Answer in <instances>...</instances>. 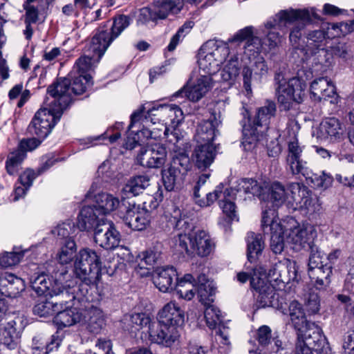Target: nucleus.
<instances>
[{"label":"nucleus","instance_id":"nucleus-1","mask_svg":"<svg viewBox=\"0 0 354 354\" xmlns=\"http://www.w3.org/2000/svg\"><path fill=\"white\" fill-rule=\"evenodd\" d=\"M183 120V111L178 106L144 104L131 115L123 144L127 149H132L139 142H147L149 144L152 140H160L164 135L167 142L174 145L172 150L178 155L174 158L169 167L162 170V182L169 192L173 191L182 180V171L176 165L181 166L185 171L189 169V157L180 151L183 135L176 128L169 133V124H167L169 120V124L174 127Z\"/></svg>","mask_w":354,"mask_h":354},{"label":"nucleus","instance_id":"nucleus-2","mask_svg":"<svg viewBox=\"0 0 354 354\" xmlns=\"http://www.w3.org/2000/svg\"><path fill=\"white\" fill-rule=\"evenodd\" d=\"M267 207L268 204L262 213L261 227L265 234H270V248L274 254H281L286 243L297 252L313 245L317 236L315 225L307 221L300 223L292 216L279 221L275 209Z\"/></svg>","mask_w":354,"mask_h":354},{"label":"nucleus","instance_id":"nucleus-3","mask_svg":"<svg viewBox=\"0 0 354 354\" xmlns=\"http://www.w3.org/2000/svg\"><path fill=\"white\" fill-rule=\"evenodd\" d=\"M86 90H47L44 106L32 118L29 131L39 138L44 139L59 121L64 111L68 108L73 97H79Z\"/></svg>","mask_w":354,"mask_h":354},{"label":"nucleus","instance_id":"nucleus-4","mask_svg":"<svg viewBox=\"0 0 354 354\" xmlns=\"http://www.w3.org/2000/svg\"><path fill=\"white\" fill-rule=\"evenodd\" d=\"M226 44L209 40L200 48L198 54V71L192 72L181 88H209L214 86L212 75L218 73L229 55Z\"/></svg>","mask_w":354,"mask_h":354},{"label":"nucleus","instance_id":"nucleus-5","mask_svg":"<svg viewBox=\"0 0 354 354\" xmlns=\"http://www.w3.org/2000/svg\"><path fill=\"white\" fill-rule=\"evenodd\" d=\"M71 275L62 268L49 275L45 272L35 273L30 279L32 290L38 296L66 297L69 300L84 299L82 288H74L73 282L69 280Z\"/></svg>","mask_w":354,"mask_h":354},{"label":"nucleus","instance_id":"nucleus-6","mask_svg":"<svg viewBox=\"0 0 354 354\" xmlns=\"http://www.w3.org/2000/svg\"><path fill=\"white\" fill-rule=\"evenodd\" d=\"M158 322L152 328V337L158 344L171 346L180 337L179 329L184 324L185 310L176 301L163 306L157 316Z\"/></svg>","mask_w":354,"mask_h":354},{"label":"nucleus","instance_id":"nucleus-7","mask_svg":"<svg viewBox=\"0 0 354 354\" xmlns=\"http://www.w3.org/2000/svg\"><path fill=\"white\" fill-rule=\"evenodd\" d=\"M248 279L250 281L252 288L255 290L254 296L257 299V306L259 308L273 307L285 314L282 299H279L270 281L266 279V271L260 266H246L245 270L237 274V280L243 283Z\"/></svg>","mask_w":354,"mask_h":354},{"label":"nucleus","instance_id":"nucleus-8","mask_svg":"<svg viewBox=\"0 0 354 354\" xmlns=\"http://www.w3.org/2000/svg\"><path fill=\"white\" fill-rule=\"evenodd\" d=\"M270 197L273 207L286 203L290 211L298 209L310 210L312 198L308 189L297 183H290L287 189L278 182L269 183L266 199Z\"/></svg>","mask_w":354,"mask_h":354},{"label":"nucleus","instance_id":"nucleus-9","mask_svg":"<svg viewBox=\"0 0 354 354\" xmlns=\"http://www.w3.org/2000/svg\"><path fill=\"white\" fill-rule=\"evenodd\" d=\"M220 123L214 115L213 118L202 122L197 127L195 135L197 145L192 155V160L199 169H206L214 160L216 149L212 142L217 136Z\"/></svg>","mask_w":354,"mask_h":354},{"label":"nucleus","instance_id":"nucleus-10","mask_svg":"<svg viewBox=\"0 0 354 354\" xmlns=\"http://www.w3.org/2000/svg\"><path fill=\"white\" fill-rule=\"evenodd\" d=\"M313 18H319L315 8L304 9L291 8L279 11L274 17L270 18L264 24V28L268 30L266 32L262 30V32L266 34L263 41L265 45L268 46L270 50H272L281 43V37L279 33L272 30L277 28L281 30L287 24H292L297 20L310 21Z\"/></svg>","mask_w":354,"mask_h":354},{"label":"nucleus","instance_id":"nucleus-11","mask_svg":"<svg viewBox=\"0 0 354 354\" xmlns=\"http://www.w3.org/2000/svg\"><path fill=\"white\" fill-rule=\"evenodd\" d=\"M173 251L177 254L192 257L209 256L214 250L215 244L208 232L203 230L179 232L170 243Z\"/></svg>","mask_w":354,"mask_h":354},{"label":"nucleus","instance_id":"nucleus-12","mask_svg":"<svg viewBox=\"0 0 354 354\" xmlns=\"http://www.w3.org/2000/svg\"><path fill=\"white\" fill-rule=\"evenodd\" d=\"M101 259L97 252L91 248L81 249L75 255L73 266V273L82 284L75 286L77 292L78 288L88 289V286L97 285L101 279Z\"/></svg>","mask_w":354,"mask_h":354},{"label":"nucleus","instance_id":"nucleus-13","mask_svg":"<svg viewBox=\"0 0 354 354\" xmlns=\"http://www.w3.org/2000/svg\"><path fill=\"white\" fill-rule=\"evenodd\" d=\"M93 44V37L86 48L87 54L77 59L75 64V68L77 69L79 75L75 77L73 83L81 88H86L93 85L91 72L94 71L106 52L100 47L96 48Z\"/></svg>","mask_w":354,"mask_h":354},{"label":"nucleus","instance_id":"nucleus-14","mask_svg":"<svg viewBox=\"0 0 354 354\" xmlns=\"http://www.w3.org/2000/svg\"><path fill=\"white\" fill-rule=\"evenodd\" d=\"M299 127L297 123H288L282 136L288 145L286 162L292 174L308 176L306 162L301 158L303 147L299 145L297 135Z\"/></svg>","mask_w":354,"mask_h":354},{"label":"nucleus","instance_id":"nucleus-15","mask_svg":"<svg viewBox=\"0 0 354 354\" xmlns=\"http://www.w3.org/2000/svg\"><path fill=\"white\" fill-rule=\"evenodd\" d=\"M182 8L180 2L174 0H156L149 6L144 7L139 10L137 18L138 25L145 24L149 21L166 19L170 14L180 12Z\"/></svg>","mask_w":354,"mask_h":354},{"label":"nucleus","instance_id":"nucleus-16","mask_svg":"<svg viewBox=\"0 0 354 354\" xmlns=\"http://www.w3.org/2000/svg\"><path fill=\"white\" fill-rule=\"evenodd\" d=\"M132 19L125 15H119L114 17L110 29L99 27L93 35V45L106 50L111 44L131 24Z\"/></svg>","mask_w":354,"mask_h":354},{"label":"nucleus","instance_id":"nucleus-17","mask_svg":"<svg viewBox=\"0 0 354 354\" xmlns=\"http://www.w3.org/2000/svg\"><path fill=\"white\" fill-rule=\"evenodd\" d=\"M82 289L84 299H76L77 303H83L82 312L85 316L83 319L86 324L87 329L93 334L100 333L106 325V315L103 310L90 302L88 297V290Z\"/></svg>","mask_w":354,"mask_h":354},{"label":"nucleus","instance_id":"nucleus-18","mask_svg":"<svg viewBox=\"0 0 354 354\" xmlns=\"http://www.w3.org/2000/svg\"><path fill=\"white\" fill-rule=\"evenodd\" d=\"M73 300H69L66 297H62L60 304L62 308L57 310L53 318L54 324L59 328H63L69 327L83 322L85 318L82 312L83 303H80V306L70 307L69 303Z\"/></svg>","mask_w":354,"mask_h":354},{"label":"nucleus","instance_id":"nucleus-19","mask_svg":"<svg viewBox=\"0 0 354 354\" xmlns=\"http://www.w3.org/2000/svg\"><path fill=\"white\" fill-rule=\"evenodd\" d=\"M7 319L6 324L0 329L1 342L9 349L17 347L21 333L26 322L23 315L12 314Z\"/></svg>","mask_w":354,"mask_h":354},{"label":"nucleus","instance_id":"nucleus-20","mask_svg":"<svg viewBox=\"0 0 354 354\" xmlns=\"http://www.w3.org/2000/svg\"><path fill=\"white\" fill-rule=\"evenodd\" d=\"M328 38L323 30H314L308 33L307 37V50L314 55L313 62L315 65L326 67L329 64V55L325 50L326 40Z\"/></svg>","mask_w":354,"mask_h":354},{"label":"nucleus","instance_id":"nucleus-21","mask_svg":"<svg viewBox=\"0 0 354 354\" xmlns=\"http://www.w3.org/2000/svg\"><path fill=\"white\" fill-rule=\"evenodd\" d=\"M167 156V151L162 145L151 144V146L140 151L137 155L136 161L144 167L158 169L165 165Z\"/></svg>","mask_w":354,"mask_h":354},{"label":"nucleus","instance_id":"nucleus-22","mask_svg":"<svg viewBox=\"0 0 354 354\" xmlns=\"http://www.w3.org/2000/svg\"><path fill=\"white\" fill-rule=\"evenodd\" d=\"M95 242L106 250L117 248L120 242V234L111 221L102 218V223L97 225L94 232Z\"/></svg>","mask_w":354,"mask_h":354},{"label":"nucleus","instance_id":"nucleus-23","mask_svg":"<svg viewBox=\"0 0 354 354\" xmlns=\"http://www.w3.org/2000/svg\"><path fill=\"white\" fill-rule=\"evenodd\" d=\"M127 326L125 329L130 333L136 335L138 332L142 331L143 339L149 341L151 343L157 344L152 337V328L156 322H152L149 316L144 313H135L127 316L124 318Z\"/></svg>","mask_w":354,"mask_h":354},{"label":"nucleus","instance_id":"nucleus-24","mask_svg":"<svg viewBox=\"0 0 354 354\" xmlns=\"http://www.w3.org/2000/svg\"><path fill=\"white\" fill-rule=\"evenodd\" d=\"M344 131L342 124L337 118H326L319 124L316 136L320 141L337 142L343 138Z\"/></svg>","mask_w":354,"mask_h":354},{"label":"nucleus","instance_id":"nucleus-25","mask_svg":"<svg viewBox=\"0 0 354 354\" xmlns=\"http://www.w3.org/2000/svg\"><path fill=\"white\" fill-rule=\"evenodd\" d=\"M272 330L268 326L263 325L257 331V339L263 346L270 345V354H292L291 344L283 342L277 337H272Z\"/></svg>","mask_w":354,"mask_h":354},{"label":"nucleus","instance_id":"nucleus-26","mask_svg":"<svg viewBox=\"0 0 354 354\" xmlns=\"http://www.w3.org/2000/svg\"><path fill=\"white\" fill-rule=\"evenodd\" d=\"M126 225L133 230H145L150 223V213L135 204L130 206L123 217Z\"/></svg>","mask_w":354,"mask_h":354},{"label":"nucleus","instance_id":"nucleus-27","mask_svg":"<svg viewBox=\"0 0 354 354\" xmlns=\"http://www.w3.org/2000/svg\"><path fill=\"white\" fill-rule=\"evenodd\" d=\"M87 198H92L93 207L99 215H107L116 210L120 205V200L117 196L106 192L93 195L91 192L86 194Z\"/></svg>","mask_w":354,"mask_h":354},{"label":"nucleus","instance_id":"nucleus-28","mask_svg":"<svg viewBox=\"0 0 354 354\" xmlns=\"http://www.w3.org/2000/svg\"><path fill=\"white\" fill-rule=\"evenodd\" d=\"M253 27L247 26L243 29L239 30L231 39H229L231 42L243 41L247 39V43L245 46V53L255 57L258 55L263 48L261 39L257 36H253Z\"/></svg>","mask_w":354,"mask_h":354},{"label":"nucleus","instance_id":"nucleus-29","mask_svg":"<svg viewBox=\"0 0 354 354\" xmlns=\"http://www.w3.org/2000/svg\"><path fill=\"white\" fill-rule=\"evenodd\" d=\"M268 187L269 182L263 179L257 180L253 178H243L238 181L234 191L236 194L241 193L251 194L266 201V194Z\"/></svg>","mask_w":354,"mask_h":354},{"label":"nucleus","instance_id":"nucleus-30","mask_svg":"<svg viewBox=\"0 0 354 354\" xmlns=\"http://www.w3.org/2000/svg\"><path fill=\"white\" fill-rule=\"evenodd\" d=\"M177 272L172 266L157 268L153 274V282L156 287L162 292H167L173 289L174 279Z\"/></svg>","mask_w":354,"mask_h":354},{"label":"nucleus","instance_id":"nucleus-31","mask_svg":"<svg viewBox=\"0 0 354 354\" xmlns=\"http://www.w3.org/2000/svg\"><path fill=\"white\" fill-rule=\"evenodd\" d=\"M25 289L23 279L11 273H5L0 277V293L10 298L17 297Z\"/></svg>","mask_w":354,"mask_h":354},{"label":"nucleus","instance_id":"nucleus-32","mask_svg":"<svg viewBox=\"0 0 354 354\" xmlns=\"http://www.w3.org/2000/svg\"><path fill=\"white\" fill-rule=\"evenodd\" d=\"M124 129V123L117 122L106 131L97 136H90L80 140V145L84 148H89L98 145L102 140L108 138L110 143L116 142L121 136V131Z\"/></svg>","mask_w":354,"mask_h":354},{"label":"nucleus","instance_id":"nucleus-33","mask_svg":"<svg viewBox=\"0 0 354 354\" xmlns=\"http://www.w3.org/2000/svg\"><path fill=\"white\" fill-rule=\"evenodd\" d=\"M209 174H205L199 176L198 180L194 187V198L195 203L201 207L210 206L216 201L217 198L222 194L223 186L220 185L216 187L212 192L206 194L205 198H202L199 194L201 187L204 185L209 178Z\"/></svg>","mask_w":354,"mask_h":354},{"label":"nucleus","instance_id":"nucleus-34","mask_svg":"<svg viewBox=\"0 0 354 354\" xmlns=\"http://www.w3.org/2000/svg\"><path fill=\"white\" fill-rule=\"evenodd\" d=\"M97 212L91 206H84L80 210L76 222V230L82 232H88L95 229L97 225L102 223V219L98 218Z\"/></svg>","mask_w":354,"mask_h":354},{"label":"nucleus","instance_id":"nucleus-35","mask_svg":"<svg viewBox=\"0 0 354 354\" xmlns=\"http://www.w3.org/2000/svg\"><path fill=\"white\" fill-rule=\"evenodd\" d=\"M236 192L233 188H224L222 189V194L217 198L218 205L223 213L230 221H238L236 207L233 200L235 198Z\"/></svg>","mask_w":354,"mask_h":354},{"label":"nucleus","instance_id":"nucleus-36","mask_svg":"<svg viewBox=\"0 0 354 354\" xmlns=\"http://www.w3.org/2000/svg\"><path fill=\"white\" fill-rule=\"evenodd\" d=\"M23 8L26 11L25 22L36 24L40 20L44 21L48 15V10L44 6L37 3V0H26Z\"/></svg>","mask_w":354,"mask_h":354},{"label":"nucleus","instance_id":"nucleus-37","mask_svg":"<svg viewBox=\"0 0 354 354\" xmlns=\"http://www.w3.org/2000/svg\"><path fill=\"white\" fill-rule=\"evenodd\" d=\"M279 272V283H289L291 281H298V266L295 261L284 259L277 263Z\"/></svg>","mask_w":354,"mask_h":354},{"label":"nucleus","instance_id":"nucleus-38","mask_svg":"<svg viewBox=\"0 0 354 354\" xmlns=\"http://www.w3.org/2000/svg\"><path fill=\"white\" fill-rule=\"evenodd\" d=\"M246 243L247 257L249 261L252 263L261 255L265 248V242L261 234L250 232L246 236Z\"/></svg>","mask_w":354,"mask_h":354},{"label":"nucleus","instance_id":"nucleus-39","mask_svg":"<svg viewBox=\"0 0 354 354\" xmlns=\"http://www.w3.org/2000/svg\"><path fill=\"white\" fill-rule=\"evenodd\" d=\"M176 291L180 298L189 301L194 298L196 292V280L191 274H186L178 279Z\"/></svg>","mask_w":354,"mask_h":354},{"label":"nucleus","instance_id":"nucleus-40","mask_svg":"<svg viewBox=\"0 0 354 354\" xmlns=\"http://www.w3.org/2000/svg\"><path fill=\"white\" fill-rule=\"evenodd\" d=\"M196 291L199 301L207 306L213 301L216 288L213 281L208 280L205 274L198 275L196 280Z\"/></svg>","mask_w":354,"mask_h":354},{"label":"nucleus","instance_id":"nucleus-41","mask_svg":"<svg viewBox=\"0 0 354 354\" xmlns=\"http://www.w3.org/2000/svg\"><path fill=\"white\" fill-rule=\"evenodd\" d=\"M62 341V338L57 332L51 336L49 341H46L43 337H35L32 340L33 353L48 354L54 349H57Z\"/></svg>","mask_w":354,"mask_h":354},{"label":"nucleus","instance_id":"nucleus-42","mask_svg":"<svg viewBox=\"0 0 354 354\" xmlns=\"http://www.w3.org/2000/svg\"><path fill=\"white\" fill-rule=\"evenodd\" d=\"M288 311L291 322L297 333L302 331L308 324L311 323L306 319L302 305L297 301L293 300L290 303Z\"/></svg>","mask_w":354,"mask_h":354},{"label":"nucleus","instance_id":"nucleus-43","mask_svg":"<svg viewBox=\"0 0 354 354\" xmlns=\"http://www.w3.org/2000/svg\"><path fill=\"white\" fill-rule=\"evenodd\" d=\"M277 112V106L274 102L266 100L264 104L259 108L257 117L255 119V124L257 126L268 127L272 118H273Z\"/></svg>","mask_w":354,"mask_h":354},{"label":"nucleus","instance_id":"nucleus-44","mask_svg":"<svg viewBox=\"0 0 354 354\" xmlns=\"http://www.w3.org/2000/svg\"><path fill=\"white\" fill-rule=\"evenodd\" d=\"M150 184V178L147 174L135 176L129 179L123 190L124 192L137 196Z\"/></svg>","mask_w":354,"mask_h":354},{"label":"nucleus","instance_id":"nucleus-45","mask_svg":"<svg viewBox=\"0 0 354 354\" xmlns=\"http://www.w3.org/2000/svg\"><path fill=\"white\" fill-rule=\"evenodd\" d=\"M316 335H324L322 328L314 322L308 324L302 331L297 333V342H304L309 348H312L316 343Z\"/></svg>","mask_w":354,"mask_h":354},{"label":"nucleus","instance_id":"nucleus-46","mask_svg":"<svg viewBox=\"0 0 354 354\" xmlns=\"http://www.w3.org/2000/svg\"><path fill=\"white\" fill-rule=\"evenodd\" d=\"M26 158V153L21 150H14L10 152L6 158L5 167L7 173L16 175L21 169L22 163Z\"/></svg>","mask_w":354,"mask_h":354},{"label":"nucleus","instance_id":"nucleus-47","mask_svg":"<svg viewBox=\"0 0 354 354\" xmlns=\"http://www.w3.org/2000/svg\"><path fill=\"white\" fill-rule=\"evenodd\" d=\"M303 91L304 90H278V101L285 110H288L293 102L300 103L303 101L304 96Z\"/></svg>","mask_w":354,"mask_h":354},{"label":"nucleus","instance_id":"nucleus-48","mask_svg":"<svg viewBox=\"0 0 354 354\" xmlns=\"http://www.w3.org/2000/svg\"><path fill=\"white\" fill-rule=\"evenodd\" d=\"M77 247L74 239H67L64 242H62L57 259L61 264H68L74 259Z\"/></svg>","mask_w":354,"mask_h":354},{"label":"nucleus","instance_id":"nucleus-49","mask_svg":"<svg viewBox=\"0 0 354 354\" xmlns=\"http://www.w3.org/2000/svg\"><path fill=\"white\" fill-rule=\"evenodd\" d=\"M214 338L219 353L221 354H228L232 349L229 328L224 325H219Z\"/></svg>","mask_w":354,"mask_h":354},{"label":"nucleus","instance_id":"nucleus-50","mask_svg":"<svg viewBox=\"0 0 354 354\" xmlns=\"http://www.w3.org/2000/svg\"><path fill=\"white\" fill-rule=\"evenodd\" d=\"M62 308L60 301H42L38 302L33 308L35 315L39 317H48L56 314Z\"/></svg>","mask_w":354,"mask_h":354},{"label":"nucleus","instance_id":"nucleus-51","mask_svg":"<svg viewBox=\"0 0 354 354\" xmlns=\"http://www.w3.org/2000/svg\"><path fill=\"white\" fill-rule=\"evenodd\" d=\"M274 81L278 86L277 88H302L305 86L304 82L299 77H294L288 80L281 72L276 73Z\"/></svg>","mask_w":354,"mask_h":354},{"label":"nucleus","instance_id":"nucleus-52","mask_svg":"<svg viewBox=\"0 0 354 354\" xmlns=\"http://www.w3.org/2000/svg\"><path fill=\"white\" fill-rule=\"evenodd\" d=\"M75 232L76 227L75 224L71 221H67L57 225L52 230V234L62 239V242H64L67 239H73L71 236L75 234Z\"/></svg>","mask_w":354,"mask_h":354},{"label":"nucleus","instance_id":"nucleus-53","mask_svg":"<svg viewBox=\"0 0 354 354\" xmlns=\"http://www.w3.org/2000/svg\"><path fill=\"white\" fill-rule=\"evenodd\" d=\"M204 315L206 324L209 328H214L217 325H221L222 314L217 307L208 304L205 310Z\"/></svg>","mask_w":354,"mask_h":354},{"label":"nucleus","instance_id":"nucleus-54","mask_svg":"<svg viewBox=\"0 0 354 354\" xmlns=\"http://www.w3.org/2000/svg\"><path fill=\"white\" fill-rule=\"evenodd\" d=\"M315 187L326 189L332 186L333 177L328 173L322 171L320 174L313 173L307 177Z\"/></svg>","mask_w":354,"mask_h":354},{"label":"nucleus","instance_id":"nucleus-55","mask_svg":"<svg viewBox=\"0 0 354 354\" xmlns=\"http://www.w3.org/2000/svg\"><path fill=\"white\" fill-rule=\"evenodd\" d=\"M25 251L4 252L0 254V266L8 268L17 264L24 255Z\"/></svg>","mask_w":354,"mask_h":354},{"label":"nucleus","instance_id":"nucleus-56","mask_svg":"<svg viewBox=\"0 0 354 354\" xmlns=\"http://www.w3.org/2000/svg\"><path fill=\"white\" fill-rule=\"evenodd\" d=\"M193 26V22L189 21L185 23L181 28L178 29L177 32L172 37L167 46L169 51H173L179 44L180 41L189 32Z\"/></svg>","mask_w":354,"mask_h":354},{"label":"nucleus","instance_id":"nucleus-57","mask_svg":"<svg viewBox=\"0 0 354 354\" xmlns=\"http://www.w3.org/2000/svg\"><path fill=\"white\" fill-rule=\"evenodd\" d=\"M305 306L309 315H315L319 311L320 299L317 293L309 292L305 298Z\"/></svg>","mask_w":354,"mask_h":354},{"label":"nucleus","instance_id":"nucleus-58","mask_svg":"<svg viewBox=\"0 0 354 354\" xmlns=\"http://www.w3.org/2000/svg\"><path fill=\"white\" fill-rule=\"evenodd\" d=\"M8 96L12 102H16L17 106L21 108L30 99V93L29 90H10Z\"/></svg>","mask_w":354,"mask_h":354},{"label":"nucleus","instance_id":"nucleus-59","mask_svg":"<svg viewBox=\"0 0 354 354\" xmlns=\"http://www.w3.org/2000/svg\"><path fill=\"white\" fill-rule=\"evenodd\" d=\"M160 253L155 248H149L142 252L139 255V259L142 263H145L146 266L153 267L154 264L160 257Z\"/></svg>","mask_w":354,"mask_h":354},{"label":"nucleus","instance_id":"nucleus-60","mask_svg":"<svg viewBox=\"0 0 354 354\" xmlns=\"http://www.w3.org/2000/svg\"><path fill=\"white\" fill-rule=\"evenodd\" d=\"M39 175V173L30 168L26 169L19 176L18 182L23 186L29 189L32 185L34 180Z\"/></svg>","mask_w":354,"mask_h":354},{"label":"nucleus","instance_id":"nucleus-61","mask_svg":"<svg viewBox=\"0 0 354 354\" xmlns=\"http://www.w3.org/2000/svg\"><path fill=\"white\" fill-rule=\"evenodd\" d=\"M309 248L310 249V254L308 261V270H311L324 265L322 262L323 254L317 248H315L313 245Z\"/></svg>","mask_w":354,"mask_h":354},{"label":"nucleus","instance_id":"nucleus-62","mask_svg":"<svg viewBox=\"0 0 354 354\" xmlns=\"http://www.w3.org/2000/svg\"><path fill=\"white\" fill-rule=\"evenodd\" d=\"M317 340L314 346L310 348L319 354H330V348L327 339L324 335H316Z\"/></svg>","mask_w":354,"mask_h":354},{"label":"nucleus","instance_id":"nucleus-63","mask_svg":"<svg viewBox=\"0 0 354 354\" xmlns=\"http://www.w3.org/2000/svg\"><path fill=\"white\" fill-rule=\"evenodd\" d=\"M40 138H27L21 140L17 150H21L24 151L26 153L27 151H31L38 147L41 141L39 140Z\"/></svg>","mask_w":354,"mask_h":354},{"label":"nucleus","instance_id":"nucleus-64","mask_svg":"<svg viewBox=\"0 0 354 354\" xmlns=\"http://www.w3.org/2000/svg\"><path fill=\"white\" fill-rule=\"evenodd\" d=\"M337 299L344 304L345 313L349 319H354V300L345 295H338Z\"/></svg>","mask_w":354,"mask_h":354}]
</instances>
